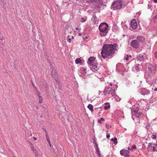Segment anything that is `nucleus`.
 Instances as JSON below:
<instances>
[{
    "label": "nucleus",
    "instance_id": "nucleus-1",
    "mask_svg": "<svg viewBox=\"0 0 157 157\" xmlns=\"http://www.w3.org/2000/svg\"><path fill=\"white\" fill-rule=\"evenodd\" d=\"M118 45L117 44H105L103 46L101 54L104 58L108 57L113 54L116 51H117Z\"/></svg>",
    "mask_w": 157,
    "mask_h": 157
},
{
    "label": "nucleus",
    "instance_id": "nucleus-2",
    "mask_svg": "<svg viewBox=\"0 0 157 157\" xmlns=\"http://www.w3.org/2000/svg\"><path fill=\"white\" fill-rule=\"evenodd\" d=\"M144 41V38L142 36H138L136 39L133 40L130 43L131 46L135 49L138 48L140 43H143Z\"/></svg>",
    "mask_w": 157,
    "mask_h": 157
},
{
    "label": "nucleus",
    "instance_id": "nucleus-3",
    "mask_svg": "<svg viewBox=\"0 0 157 157\" xmlns=\"http://www.w3.org/2000/svg\"><path fill=\"white\" fill-rule=\"evenodd\" d=\"M108 25L105 23H101L99 26L100 34L101 36H105L108 33Z\"/></svg>",
    "mask_w": 157,
    "mask_h": 157
},
{
    "label": "nucleus",
    "instance_id": "nucleus-4",
    "mask_svg": "<svg viewBox=\"0 0 157 157\" xmlns=\"http://www.w3.org/2000/svg\"><path fill=\"white\" fill-rule=\"evenodd\" d=\"M103 93L105 95L108 94L110 95L111 97H113L116 94V91L113 87H110L108 86L105 87Z\"/></svg>",
    "mask_w": 157,
    "mask_h": 157
},
{
    "label": "nucleus",
    "instance_id": "nucleus-5",
    "mask_svg": "<svg viewBox=\"0 0 157 157\" xmlns=\"http://www.w3.org/2000/svg\"><path fill=\"white\" fill-rule=\"evenodd\" d=\"M112 6L114 10L120 9L122 6V2L120 0L117 1L112 3Z\"/></svg>",
    "mask_w": 157,
    "mask_h": 157
},
{
    "label": "nucleus",
    "instance_id": "nucleus-6",
    "mask_svg": "<svg viewBox=\"0 0 157 157\" xmlns=\"http://www.w3.org/2000/svg\"><path fill=\"white\" fill-rule=\"evenodd\" d=\"M90 67L92 71L94 72L98 70L100 68L99 66H98L97 62L90 65Z\"/></svg>",
    "mask_w": 157,
    "mask_h": 157
},
{
    "label": "nucleus",
    "instance_id": "nucleus-7",
    "mask_svg": "<svg viewBox=\"0 0 157 157\" xmlns=\"http://www.w3.org/2000/svg\"><path fill=\"white\" fill-rule=\"evenodd\" d=\"M120 153L121 155L127 157H129V151L127 150H121L120 151Z\"/></svg>",
    "mask_w": 157,
    "mask_h": 157
},
{
    "label": "nucleus",
    "instance_id": "nucleus-8",
    "mask_svg": "<svg viewBox=\"0 0 157 157\" xmlns=\"http://www.w3.org/2000/svg\"><path fill=\"white\" fill-rule=\"evenodd\" d=\"M97 62L95 58L94 57H91L88 59L87 63L88 64L91 65Z\"/></svg>",
    "mask_w": 157,
    "mask_h": 157
},
{
    "label": "nucleus",
    "instance_id": "nucleus-9",
    "mask_svg": "<svg viewBox=\"0 0 157 157\" xmlns=\"http://www.w3.org/2000/svg\"><path fill=\"white\" fill-rule=\"evenodd\" d=\"M154 145H153V144L151 143H149L148 145V148L150 151H157V148Z\"/></svg>",
    "mask_w": 157,
    "mask_h": 157
},
{
    "label": "nucleus",
    "instance_id": "nucleus-10",
    "mask_svg": "<svg viewBox=\"0 0 157 157\" xmlns=\"http://www.w3.org/2000/svg\"><path fill=\"white\" fill-rule=\"evenodd\" d=\"M137 22L135 20L132 19L131 22V26L132 29H135L137 27Z\"/></svg>",
    "mask_w": 157,
    "mask_h": 157
},
{
    "label": "nucleus",
    "instance_id": "nucleus-11",
    "mask_svg": "<svg viewBox=\"0 0 157 157\" xmlns=\"http://www.w3.org/2000/svg\"><path fill=\"white\" fill-rule=\"evenodd\" d=\"M141 93L143 95H147L149 94V91L145 88H143L141 89Z\"/></svg>",
    "mask_w": 157,
    "mask_h": 157
},
{
    "label": "nucleus",
    "instance_id": "nucleus-12",
    "mask_svg": "<svg viewBox=\"0 0 157 157\" xmlns=\"http://www.w3.org/2000/svg\"><path fill=\"white\" fill-rule=\"evenodd\" d=\"M139 112V109L137 107H134L133 108V109H131V112L132 114L134 115L136 113Z\"/></svg>",
    "mask_w": 157,
    "mask_h": 157
},
{
    "label": "nucleus",
    "instance_id": "nucleus-13",
    "mask_svg": "<svg viewBox=\"0 0 157 157\" xmlns=\"http://www.w3.org/2000/svg\"><path fill=\"white\" fill-rule=\"evenodd\" d=\"M137 58L138 60L140 61H143L144 59V56L141 54H139V55L137 56Z\"/></svg>",
    "mask_w": 157,
    "mask_h": 157
},
{
    "label": "nucleus",
    "instance_id": "nucleus-14",
    "mask_svg": "<svg viewBox=\"0 0 157 157\" xmlns=\"http://www.w3.org/2000/svg\"><path fill=\"white\" fill-rule=\"evenodd\" d=\"M75 62L76 64H78V63H80V64H82V63L81 61V59L79 58H78L76 59L75 60Z\"/></svg>",
    "mask_w": 157,
    "mask_h": 157
},
{
    "label": "nucleus",
    "instance_id": "nucleus-15",
    "mask_svg": "<svg viewBox=\"0 0 157 157\" xmlns=\"http://www.w3.org/2000/svg\"><path fill=\"white\" fill-rule=\"evenodd\" d=\"M133 69L134 72H138L139 71V68L137 65L133 67Z\"/></svg>",
    "mask_w": 157,
    "mask_h": 157
},
{
    "label": "nucleus",
    "instance_id": "nucleus-16",
    "mask_svg": "<svg viewBox=\"0 0 157 157\" xmlns=\"http://www.w3.org/2000/svg\"><path fill=\"white\" fill-rule=\"evenodd\" d=\"M142 113H140V112H138L137 113H136L135 114H134V115H135V117H136L137 118H139L141 116Z\"/></svg>",
    "mask_w": 157,
    "mask_h": 157
},
{
    "label": "nucleus",
    "instance_id": "nucleus-17",
    "mask_svg": "<svg viewBox=\"0 0 157 157\" xmlns=\"http://www.w3.org/2000/svg\"><path fill=\"white\" fill-rule=\"evenodd\" d=\"M87 107L92 112L93 111V106L91 104H89L87 106Z\"/></svg>",
    "mask_w": 157,
    "mask_h": 157
},
{
    "label": "nucleus",
    "instance_id": "nucleus-18",
    "mask_svg": "<svg viewBox=\"0 0 157 157\" xmlns=\"http://www.w3.org/2000/svg\"><path fill=\"white\" fill-rule=\"evenodd\" d=\"M44 130L46 132L45 136H46V140H47V141L48 142V143H50V140H49V137L48 136L47 134V131L45 129H44Z\"/></svg>",
    "mask_w": 157,
    "mask_h": 157
},
{
    "label": "nucleus",
    "instance_id": "nucleus-19",
    "mask_svg": "<svg viewBox=\"0 0 157 157\" xmlns=\"http://www.w3.org/2000/svg\"><path fill=\"white\" fill-rule=\"evenodd\" d=\"M121 25L122 27L123 28L124 30H126L127 29L128 26H126V25L124 23L122 22L121 23Z\"/></svg>",
    "mask_w": 157,
    "mask_h": 157
},
{
    "label": "nucleus",
    "instance_id": "nucleus-20",
    "mask_svg": "<svg viewBox=\"0 0 157 157\" xmlns=\"http://www.w3.org/2000/svg\"><path fill=\"white\" fill-rule=\"evenodd\" d=\"M55 71H52V77L54 78H57V74L55 72H54Z\"/></svg>",
    "mask_w": 157,
    "mask_h": 157
},
{
    "label": "nucleus",
    "instance_id": "nucleus-21",
    "mask_svg": "<svg viewBox=\"0 0 157 157\" xmlns=\"http://www.w3.org/2000/svg\"><path fill=\"white\" fill-rule=\"evenodd\" d=\"M113 97H114V98L116 99V100L117 101H119L121 100L120 98H119L117 95H116V94Z\"/></svg>",
    "mask_w": 157,
    "mask_h": 157
},
{
    "label": "nucleus",
    "instance_id": "nucleus-22",
    "mask_svg": "<svg viewBox=\"0 0 157 157\" xmlns=\"http://www.w3.org/2000/svg\"><path fill=\"white\" fill-rule=\"evenodd\" d=\"M109 86L113 87L114 88H115L117 89V86L116 85V84H112V83H110L109 84Z\"/></svg>",
    "mask_w": 157,
    "mask_h": 157
},
{
    "label": "nucleus",
    "instance_id": "nucleus-23",
    "mask_svg": "<svg viewBox=\"0 0 157 157\" xmlns=\"http://www.w3.org/2000/svg\"><path fill=\"white\" fill-rule=\"evenodd\" d=\"M111 140L113 141L114 144H116L117 143V139L116 138H114V139L112 138L111 139Z\"/></svg>",
    "mask_w": 157,
    "mask_h": 157
},
{
    "label": "nucleus",
    "instance_id": "nucleus-24",
    "mask_svg": "<svg viewBox=\"0 0 157 157\" xmlns=\"http://www.w3.org/2000/svg\"><path fill=\"white\" fill-rule=\"evenodd\" d=\"M153 19L154 22L155 23H157V14L154 17Z\"/></svg>",
    "mask_w": 157,
    "mask_h": 157
},
{
    "label": "nucleus",
    "instance_id": "nucleus-25",
    "mask_svg": "<svg viewBox=\"0 0 157 157\" xmlns=\"http://www.w3.org/2000/svg\"><path fill=\"white\" fill-rule=\"evenodd\" d=\"M39 97V103H41L43 102V98L41 96H40Z\"/></svg>",
    "mask_w": 157,
    "mask_h": 157
},
{
    "label": "nucleus",
    "instance_id": "nucleus-26",
    "mask_svg": "<svg viewBox=\"0 0 157 157\" xmlns=\"http://www.w3.org/2000/svg\"><path fill=\"white\" fill-rule=\"evenodd\" d=\"M88 2H94L99 1L100 0H87Z\"/></svg>",
    "mask_w": 157,
    "mask_h": 157
},
{
    "label": "nucleus",
    "instance_id": "nucleus-27",
    "mask_svg": "<svg viewBox=\"0 0 157 157\" xmlns=\"http://www.w3.org/2000/svg\"><path fill=\"white\" fill-rule=\"evenodd\" d=\"M131 57L132 56H127V57L125 58V59L127 61H128L129 60V59H131Z\"/></svg>",
    "mask_w": 157,
    "mask_h": 157
},
{
    "label": "nucleus",
    "instance_id": "nucleus-28",
    "mask_svg": "<svg viewBox=\"0 0 157 157\" xmlns=\"http://www.w3.org/2000/svg\"><path fill=\"white\" fill-rule=\"evenodd\" d=\"M105 121V120L103 118H101L98 121V123H101V121Z\"/></svg>",
    "mask_w": 157,
    "mask_h": 157
},
{
    "label": "nucleus",
    "instance_id": "nucleus-29",
    "mask_svg": "<svg viewBox=\"0 0 157 157\" xmlns=\"http://www.w3.org/2000/svg\"><path fill=\"white\" fill-rule=\"evenodd\" d=\"M81 21L82 22H84L86 21V19H85L84 17H82L81 18Z\"/></svg>",
    "mask_w": 157,
    "mask_h": 157
},
{
    "label": "nucleus",
    "instance_id": "nucleus-30",
    "mask_svg": "<svg viewBox=\"0 0 157 157\" xmlns=\"http://www.w3.org/2000/svg\"><path fill=\"white\" fill-rule=\"evenodd\" d=\"M36 95L38 97H39L40 96H40V92L38 91H36Z\"/></svg>",
    "mask_w": 157,
    "mask_h": 157
},
{
    "label": "nucleus",
    "instance_id": "nucleus-31",
    "mask_svg": "<svg viewBox=\"0 0 157 157\" xmlns=\"http://www.w3.org/2000/svg\"><path fill=\"white\" fill-rule=\"evenodd\" d=\"M31 148L33 151L35 152H36V150L34 148L33 146V145L31 146Z\"/></svg>",
    "mask_w": 157,
    "mask_h": 157
},
{
    "label": "nucleus",
    "instance_id": "nucleus-32",
    "mask_svg": "<svg viewBox=\"0 0 157 157\" xmlns=\"http://www.w3.org/2000/svg\"><path fill=\"white\" fill-rule=\"evenodd\" d=\"M152 138L153 140H155L156 139V136L155 135H152Z\"/></svg>",
    "mask_w": 157,
    "mask_h": 157
},
{
    "label": "nucleus",
    "instance_id": "nucleus-33",
    "mask_svg": "<svg viewBox=\"0 0 157 157\" xmlns=\"http://www.w3.org/2000/svg\"><path fill=\"white\" fill-rule=\"evenodd\" d=\"M96 151L98 153H99V150L98 149V147L97 146L96 147Z\"/></svg>",
    "mask_w": 157,
    "mask_h": 157
},
{
    "label": "nucleus",
    "instance_id": "nucleus-34",
    "mask_svg": "<svg viewBox=\"0 0 157 157\" xmlns=\"http://www.w3.org/2000/svg\"><path fill=\"white\" fill-rule=\"evenodd\" d=\"M155 57L157 59V51L155 52L154 54Z\"/></svg>",
    "mask_w": 157,
    "mask_h": 157
},
{
    "label": "nucleus",
    "instance_id": "nucleus-35",
    "mask_svg": "<svg viewBox=\"0 0 157 157\" xmlns=\"http://www.w3.org/2000/svg\"><path fill=\"white\" fill-rule=\"evenodd\" d=\"M67 41L69 43H71V39L70 38H69L67 39Z\"/></svg>",
    "mask_w": 157,
    "mask_h": 157
},
{
    "label": "nucleus",
    "instance_id": "nucleus-36",
    "mask_svg": "<svg viewBox=\"0 0 157 157\" xmlns=\"http://www.w3.org/2000/svg\"><path fill=\"white\" fill-rule=\"evenodd\" d=\"M136 148V146L135 145H133L132 147V150L133 149H135Z\"/></svg>",
    "mask_w": 157,
    "mask_h": 157
},
{
    "label": "nucleus",
    "instance_id": "nucleus-37",
    "mask_svg": "<svg viewBox=\"0 0 157 157\" xmlns=\"http://www.w3.org/2000/svg\"><path fill=\"white\" fill-rule=\"evenodd\" d=\"M105 127L107 128L108 129L109 128V125L108 124H105Z\"/></svg>",
    "mask_w": 157,
    "mask_h": 157
},
{
    "label": "nucleus",
    "instance_id": "nucleus-38",
    "mask_svg": "<svg viewBox=\"0 0 157 157\" xmlns=\"http://www.w3.org/2000/svg\"><path fill=\"white\" fill-rule=\"evenodd\" d=\"M109 108V107H108V106H105V107H104V109H105L106 110V109H107Z\"/></svg>",
    "mask_w": 157,
    "mask_h": 157
},
{
    "label": "nucleus",
    "instance_id": "nucleus-39",
    "mask_svg": "<svg viewBox=\"0 0 157 157\" xmlns=\"http://www.w3.org/2000/svg\"><path fill=\"white\" fill-rule=\"evenodd\" d=\"M58 87H59V89L60 90H61L62 86L60 85H59Z\"/></svg>",
    "mask_w": 157,
    "mask_h": 157
},
{
    "label": "nucleus",
    "instance_id": "nucleus-40",
    "mask_svg": "<svg viewBox=\"0 0 157 157\" xmlns=\"http://www.w3.org/2000/svg\"><path fill=\"white\" fill-rule=\"evenodd\" d=\"M110 137V135L109 134H108L106 135V138H109Z\"/></svg>",
    "mask_w": 157,
    "mask_h": 157
},
{
    "label": "nucleus",
    "instance_id": "nucleus-41",
    "mask_svg": "<svg viewBox=\"0 0 157 157\" xmlns=\"http://www.w3.org/2000/svg\"><path fill=\"white\" fill-rule=\"evenodd\" d=\"M33 139L34 140H37V138H36V137H33Z\"/></svg>",
    "mask_w": 157,
    "mask_h": 157
},
{
    "label": "nucleus",
    "instance_id": "nucleus-42",
    "mask_svg": "<svg viewBox=\"0 0 157 157\" xmlns=\"http://www.w3.org/2000/svg\"><path fill=\"white\" fill-rule=\"evenodd\" d=\"M55 80H56V82H57V83L58 84V85H59V84L60 83V82H58V81L55 78Z\"/></svg>",
    "mask_w": 157,
    "mask_h": 157
},
{
    "label": "nucleus",
    "instance_id": "nucleus-43",
    "mask_svg": "<svg viewBox=\"0 0 157 157\" xmlns=\"http://www.w3.org/2000/svg\"><path fill=\"white\" fill-rule=\"evenodd\" d=\"M36 157H39L38 154H36Z\"/></svg>",
    "mask_w": 157,
    "mask_h": 157
},
{
    "label": "nucleus",
    "instance_id": "nucleus-44",
    "mask_svg": "<svg viewBox=\"0 0 157 157\" xmlns=\"http://www.w3.org/2000/svg\"><path fill=\"white\" fill-rule=\"evenodd\" d=\"M154 2L155 3H157V0H154Z\"/></svg>",
    "mask_w": 157,
    "mask_h": 157
},
{
    "label": "nucleus",
    "instance_id": "nucleus-45",
    "mask_svg": "<svg viewBox=\"0 0 157 157\" xmlns=\"http://www.w3.org/2000/svg\"><path fill=\"white\" fill-rule=\"evenodd\" d=\"M128 150H132V148H131V149H130V148L129 147H128Z\"/></svg>",
    "mask_w": 157,
    "mask_h": 157
},
{
    "label": "nucleus",
    "instance_id": "nucleus-46",
    "mask_svg": "<svg viewBox=\"0 0 157 157\" xmlns=\"http://www.w3.org/2000/svg\"><path fill=\"white\" fill-rule=\"evenodd\" d=\"M98 153V156H99V157H100V153Z\"/></svg>",
    "mask_w": 157,
    "mask_h": 157
},
{
    "label": "nucleus",
    "instance_id": "nucleus-47",
    "mask_svg": "<svg viewBox=\"0 0 157 157\" xmlns=\"http://www.w3.org/2000/svg\"><path fill=\"white\" fill-rule=\"evenodd\" d=\"M155 91H157V88H155L154 89Z\"/></svg>",
    "mask_w": 157,
    "mask_h": 157
},
{
    "label": "nucleus",
    "instance_id": "nucleus-48",
    "mask_svg": "<svg viewBox=\"0 0 157 157\" xmlns=\"http://www.w3.org/2000/svg\"><path fill=\"white\" fill-rule=\"evenodd\" d=\"M49 143V145H50V147H52V145H51V143H50H50Z\"/></svg>",
    "mask_w": 157,
    "mask_h": 157
},
{
    "label": "nucleus",
    "instance_id": "nucleus-49",
    "mask_svg": "<svg viewBox=\"0 0 157 157\" xmlns=\"http://www.w3.org/2000/svg\"><path fill=\"white\" fill-rule=\"evenodd\" d=\"M153 145L157 146V144H153Z\"/></svg>",
    "mask_w": 157,
    "mask_h": 157
},
{
    "label": "nucleus",
    "instance_id": "nucleus-50",
    "mask_svg": "<svg viewBox=\"0 0 157 157\" xmlns=\"http://www.w3.org/2000/svg\"><path fill=\"white\" fill-rule=\"evenodd\" d=\"M76 30H78L79 29V28H76Z\"/></svg>",
    "mask_w": 157,
    "mask_h": 157
},
{
    "label": "nucleus",
    "instance_id": "nucleus-51",
    "mask_svg": "<svg viewBox=\"0 0 157 157\" xmlns=\"http://www.w3.org/2000/svg\"><path fill=\"white\" fill-rule=\"evenodd\" d=\"M30 136H32V133H30Z\"/></svg>",
    "mask_w": 157,
    "mask_h": 157
},
{
    "label": "nucleus",
    "instance_id": "nucleus-52",
    "mask_svg": "<svg viewBox=\"0 0 157 157\" xmlns=\"http://www.w3.org/2000/svg\"><path fill=\"white\" fill-rule=\"evenodd\" d=\"M74 38V36H72L71 37V38H72V39H73Z\"/></svg>",
    "mask_w": 157,
    "mask_h": 157
},
{
    "label": "nucleus",
    "instance_id": "nucleus-53",
    "mask_svg": "<svg viewBox=\"0 0 157 157\" xmlns=\"http://www.w3.org/2000/svg\"><path fill=\"white\" fill-rule=\"evenodd\" d=\"M53 151H55V149H54V148H53Z\"/></svg>",
    "mask_w": 157,
    "mask_h": 157
},
{
    "label": "nucleus",
    "instance_id": "nucleus-54",
    "mask_svg": "<svg viewBox=\"0 0 157 157\" xmlns=\"http://www.w3.org/2000/svg\"><path fill=\"white\" fill-rule=\"evenodd\" d=\"M79 35H81V33H80L79 34Z\"/></svg>",
    "mask_w": 157,
    "mask_h": 157
},
{
    "label": "nucleus",
    "instance_id": "nucleus-55",
    "mask_svg": "<svg viewBox=\"0 0 157 157\" xmlns=\"http://www.w3.org/2000/svg\"><path fill=\"white\" fill-rule=\"evenodd\" d=\"M157 36V34H156V36Z\"/></svg>",
    "mask_w": 157,
    "mask_h": 157
},
{
    "label": "nucleus",
    "instance_id": "nucleus-56",
    "mask_svg": "<svg viewBox=\"0 0 157 157\" xmlns=\"http://www.w3.org/2000/svg\"><path fill=\"white\" fill-rule=\"evenodd\" d=\"M6 4V3L5 2V5Z\"/></svg>",
    "mask_w": 157,
    "mask_h": 157
}]
</instances>
